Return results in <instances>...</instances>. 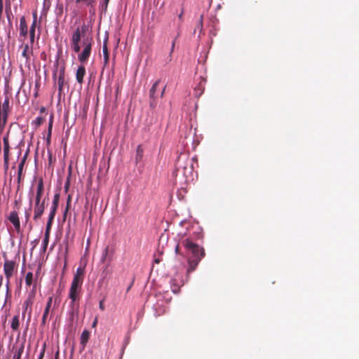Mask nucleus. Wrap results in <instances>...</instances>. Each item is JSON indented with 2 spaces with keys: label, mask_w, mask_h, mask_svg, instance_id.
<instances>
[{
  "label": "nucleus",
  "mask_w": 359,
  "mask_h": 359,
  "mask_svg": "<svg viewBox=\"0 0 359 359\" xmlns=\"http://www.w3.org/2000/svg\"><path fill=\"white\" fill-rule=\"evenodd\" d=\"M184 246L192 254V257L189 260L188 272H191L196 269L198 263L204 257L205 252L203 248L193 243L189 239L183 241Z\"/></svg>",
  "instance_id": "1"
},
{
  "label": "nucleus",
  "mask_w": 359,
  "mask_h": 359,
  "mask_svg": "<svg viewBox=\"0 0 359 359\" xmlns=\"http://www.w3.org/2000/svg\"><path fill=\"white\" fill-rule=\"evenodd\" d=\"M86 29V26L83 25L81 27V29L77 27L75 32L73 33L72 39H71V47L75 53H79L81 50V47L79 46V42L81 41V32L83 33Z\"/></svg>",
  "instance_id": "2"
},
{
  "label": "nucleus",
  "mask_w": 359,
  "mask_h": 359,
  "mask_svg": "<svg viewBox=\"0 0 359 359\" xmlns=\"http://www.w3.org/2000/svg\"><path fill=\"white\" fill-rule=\"evenodd\" d=\"M16 264L13 260L6 259L4 264V272L6 276V286L8 289L10 284V278L13 276L15 271Z\"/></svg>",
  "instance_id": "3"
},
{
  "label": "nucleus",
  "mask_w": 359,
  "mask_h": 359,
  "mask_svg": "<svg viewBox=\"0 0 359 359\" xmlns=\"http://www.w3.org/2000/svg\"><path fill=\"white\" fill-rule=\"evenodd\" d=\"M83 50L78 55L81 62H85L90 57L92 48V39L87 38L83 41Z\"/></svg>",
  "instance_id": "4"
},
{
  "label": "nucleus",
  "mask_w": 359,
  "mask_h": 359,
  "mask_svg": "<svg viewBox=\"0 0 359 359\" xmlns=\"http://www.w3.org/2000/svg\"><path fill=\"white\" fill-rule=\"evenodd\" d=\"M81 287V284L72 282L69 293V297L72 300V306H74L75 302L78 298Z\"/></svg>",
  "instance_id": "5"
},
{
  "label": "nucleus",
  "mask_w": 359,
  "mask_h": 359,
  "mask_svg": "<svg viewBox=\"0 0 359 359\" xmlns=\"http://www.w3.org/2000/svg\"><path fill=\"white\" fill-rule=\"evenodd\" d=\"M4 167L7 170L8 168V161H9V142H8V134H7L4 137Z\"/></svg>",
  "instance_id": "6"
},
{
  "label": "nucleus",
  "mask_w": 359,
  "mask_h": 359,
  "mask_svg": "<svg viewBox=\"0 0 359 359\" xmlns=\"http://www.w3.org/2000/svg\"><path fill=\"white\" fill-rule=\"evenodd\" d=\"M45 198L42 201L41 204H35L34 209V219H39L43 213L44 208H45Z\"/></svg>",
  "instance_id": "7"
},
{
  "label": "nucleus",
  "mask_w": 359,
  "mask_h": 359,
  "mask_svg": "<svg viewBox=\"0 0 359 359\" xmlns=\"http://www.w3.org/2000/svg\"><path fill=\"white\" fill-rule=\"evenodd\" d=\"M10 222L13 224L15 226L16 231L18 232L20 230V223L19 220V217L18 215V213L15 211H13L10 213L9 217H8Z\"/></svg>",
  "instance_id": "8"
},
{
  "label": "nucleus",
  "mask_w": 359,
  "mask_h": 359,
  "mask_svg": "<svg viewBox=\"0 0 359 359\" xmlns=\"http://www.w3.org/2000/svg\"><path fill=\"white\" fill-rule=\"evenodd\" d=\"M84 275V268L79 267L74 276L72 282L82 285Z\"/></svg>",
  "instance_id": "9"
},
{
  "label": "nucleus",
  "mask_w": 359,
  "mask_h": 359,
  "mask_svg": "<svg viewBox=\"0 0 359 359\" xmlns=\"http://www.w3.org/2000/svg\"><path fill=\"white\" fill-rule=\"evenodd\" d=\"M20 35L26 37L27 35V25L25 16H22L20 20Z\"/></svg>",
  "instance_id": "10"
},
{
  "label": "nucleus",
  "mask_w": 359,
  "mask_h": 359,
  "mask_svg": "<svg viewBox=\"0 0 359 359\" xmlns=\"http://www.w3.org/2000/svg\"><path fill=\"white\" fill-rule=\"evenodd\" d=\"M56 82L58 86L59 94L60 95L62 93L64 82H65V69H64V68L60 70L58 78H57Z\"/></svg>",
  "instance_id": "11"
},
{
  "label": "nucleus",
  "mask_w": 359,
  "mask_h": 359,
  "mask_svg": "<svg viewBox=\"0 0 359 359\" xmlns=\"http://www.w3.org/2000/svg\"><path fill=\"white\" fill-rule=\"evenodd\" d=\"M52 302H53V297H50L48 298V300L47 302V304H46V306L43 314V317H42V324L43 325H45L46 323V320H47L48 316L49 314L50 307L52 306Z\"/></svg>",
  "instance_id": "12"
},
{
  "label": "nucleus",
  "mask_w": 359,
  "mask_h": 359,
  "mask_svg": "<svg viewBox=\"0 0 359 359\" xmlns=\"http://www.w3.org/2000/svg\"><path fill=\"white\" fill-rule=\"evenodd\" d=\"M86 74V69L83 66H79L76 71V78L78 83L81 84L83 82V77Z\"/></svg>",
  "instance_id": "13"
},
{
  "label": "nucleus",
  "mask_w": 359,
  "mask_h": 359,
  "mask_svg": "<svg viewBox=\"0 0 359 359\" xmlns=\"http://www.w3.org/2000/svg\"><path fill=\"white\" fill-rule=\"evenodd\" d=\"M89 337L90 332L87 330H83L81 335V345L82 346L83 350L85 348Z\"/></svg>",
  "instance_id": "14"
},
{
  "label": "nucleus",
  "mask_w": 359,
  "mask_h": 359,
  "mask_svg": "<svg viewBox=\"0 0 359 359\" xmlns=\"http://www.w3.org/2000/svg\"><path fill=\"white\" fill-rule=\"evenodd\" d=\"M32 304V299L31 297L27 298L24 304H23V311H22V316L25 317V313L27 311L28 309L29 308V313H31V306Z\"/></svg>",
  "instance_id": "15"
},
{
  "label": "nucleus",
  "mask_w": 359,
  "mask_h": 359,
  "mask_svg": "<svg viewBox=\"0 0 359 359\" xmlns=\"http://www.w3.org/2000/svg\"><path fill=\"white\" fill-rule=\"evenodd\" d=\"M22 56L28 60L29 59L30 55L32 53L29 44H25L22 46Z\"/></svg>",
  "instance_id": "16"
},
{
  "label": "nucleus",
  "mask_w": 359,
  "mask_h": 359,
  "mask_svg": "<svg viewBox=\"0 0 359 359\" xmlns=\"http://www.w3.org/2000/svg\"><path fill=\"white\" fill-rule=\"evenodd\" d=\"M11 328L16 331L19 329V327H20V321H19V316H15L12 320H11Z\"/></svg>",
  "instance_id": "17"
},
{
  "label": "nucleus",
  "mask_w": 359,
  "mask_h": 359,
  "mask_svg": "<svg viewBox=\"0 0 359 359\" xmlns=\"http://www.w3.org/2000/svg\"><path fill=\"white\" fill-rule=\"evenodd\" d=\"M36 26V24H35V22H32V24L30 29H29V38H30L31 44H33V43L34 41Z\"/></svg>",
  "instance_id": "18"
},
{
  "label": "nucleus",
  "mask_w": 359,
  "mask_h": 359,
  "mask_svg": "<svg viewBox=\"0 0 359 359\" xmlns=\"http://www.w3.org/2000/svg\"><path fill=\"white\" fill-rule=\"evenodd\" d=\"M23 351L24 345L20 344V346L15 350L13 359H21Z\"/></svg>",
  "instance_id": "19"
},
{
  "label": "nucleus",
  "mask_w": 359,
  "mask_h": 359,
  "mask_svg": "<svg viewBox=\"0 0 359 359\" xmlns=\"http://www.w3.org/2000/svg\"><path fill=\"white\" fill-rule=\"evenodd\" d=\"M159 83H160V80H157L152 86L151 88L150 89V92H149V94H150V97L152 98V99H154L155 98V93L157 90V88L159 85Z\"/></svg>",
  "instance_id": "20"
},
{
  "label": "nucleus",
  "mask_w": 359,
  "mask_h": 359,
  "mask_svg": "<svg viewBox=\"0 0 359 359\" xmlns=\"http://www.w3.org/2000/svg\"><path fill=\"white\" fill-rule=\"evenodd\" d=\"M203 15H201L200 16V19L198 20V22L196 27V28L194 29V33L196 34L197 32H199V34H201L202 32V30H203Z\"/></svg>",
  "instance_id": "21"
},
{
  "label": "nucleus",
  "mask_w": 359,
  "mask_h": 359,
  "mask_svg": "<svg viewBox=\"0 0 359 359\" xmlns=\"http://www.w3.org/2000/svg\"><path fill=\"white\" fill-rule=\"evenodd\" d=\"M108 253H109V247L107 246L104 248V250L102 252V255L101 261L102 262H104L107 259L109 261H110L111 259V257L108 256Z\"/></svg>",
  "instance_id": "22"
},
{
  "label": "nucleus",
  "mask_w": 359,
  "mask_h": 359,
  "mask_svg": "<svg viewBox=\"0 0 359 359\" xmlns=\"http://www.w3.org/2000/svg\"><path fill=\"white\" fill-rule=\"evenodd\" d=\"M48 241H49V233H48V232H45V236L43 238V247H42V250L43 252H46V250L47 249Z\"/></svg>",
  "instance_id": "23"
},
{
  "label": "nucleus",
  "mask_w": 359,
  "mask_h": 359,
  "mask_svg": "<svg viewBox=\"0 0 359 359\" xmlns=\"http://www.w3.org/2000/svg\"><path fill=\"white\" fill-rule=\"evenodd\" d=\"M43 182L41 178L39 179L37 184L36 194H43Z\"/></svg>",
  "instance_id": "24"
},
{
  "label": "nucleus",
  "mask_w": 359,
  "mask_h": 359,
  "mask_svg": "<svg viewBox=\"0 0 359 359\" xmlns=\"http://www.w3.org/2000/svg\"><path fill=\"white\" fill-rule=\"evenodd\" d=\"M58 203H59V194H56L54 196L51 209L56 210L58 207Z\"/></svg>",
  "instance_id": "25"
},
{
  "label": "nucleus",
  "mask_w": 359,
  "mask_h": 359,
  "mask_svg": "<svg viewBox=\"0 0 359 359\" xmlns=\"http://www.w3.org/2000/svg\"><path fill=\"white\" fill-rule=\"evenodd\" d=\"M33 279V273L32 272H28L25 277V283L26 285L30 286L32 284Z\"/></svg>",
  "instance_id": "26"
},
{
  "label": "nucleus",
  "mask_w": 359,
  "mask_h": 359,
  "mask_svg": "<svg viewBox=\"0 0 359 359\" xmlns=\"http://www.w3.org/2000/svg\"><path fill=\"white\" fill-rule=\"evenodd\" d=\"M25 159H26V156L23 158V159L22 160V161L20 162V163L18 165V180H20V176L22 175V172Z\"/></svg>",
  "instance_id": "27"
},
{
  "label": "nucleus",
  "mask_w": 359,
  "mask_h": 359,
  "mask_svg": "<svg viewBox=\"0 0 359 359\" xmlns=\"http://www.w3.org/2000/svg\"><path fill=\"white\" fill-rule=\"evenodd\" d=\"M107 41H108V36H107L104 39V44H103V48H102L103 55L109 54L108 49H107Z\"/></svg>",
  "instance_id": "28"
},
{
  "label": "nucleus",
  "mask_w": 359,
  "mask_h": 359,
  "mask_svg": "<svg viewBox=\"0 0 359 359\" xmlns=\"http://www.w3.org/2000/svg\"><path fill=\"white\" fill-rule=\"evenodd\" d=\"M80 2L85 3L88 6H92L95 2V0H76V3L79 4Z\"/></svg>",
  "instance_id": "29"
},
{
  "label": "nucleus",
  "mask_w": 359,
  "mask_h": 359,
  "mask_svg": "<svg viewBox=\"0 0 359 359\" xmlns=\"http://www.w3.org/2000/svg\"><path fill=\"white\" fill-rule=\"evenodd\" d=\"M42 194H36L35 198V204H41L42 201H41Z\"/></svg>",
  "instance_id": "30"
},
{
  "label": "nucleus",
  "mask_w": 359,
  "mask_h": 359,
  "mask_svg": "<svg viewBox=\"0 0 359 359\" xmlns=\"http://www.w3.org/2000/svg\"><path fill=\"white\" fill-rule=\"evenodd\" d=\"M55 212H56V210H53V209H51L50 210V212L49 213V219H48V221H51L53 222V219L55 217Z\"/></svg>",
  "instance_id": "31"
},
{
  "label": "nucleus",
  "mask_w": 359,
  "mask_h": 359,
  "mask_svg": "<svg viewBox=\"0 0 359 359\" xmlns=\"http://www.w3.org/2000/svg\"><path fill=\"white\" fill-rule=\"evenodd\" d=\"M104 66H107L109 62V54H104Z\"/></svg>",
  "instance_id": "32"
},
{
  "label": "nucleus",
  "mask_w": 359,
  "mask_h": 359,
  "mask_svg": "<svg viewBox=\"0 0 359 359\" xmlns=\"http://www.w3.org/2000/svg\"><path fill=\"white\" fill-rule=\"evenodd\" d=\"M51 224H52L51 221H48V223L46 225V232H48V233H50V228Z\"/></svg>",
  "instance_id": "33"
},
{
  "label": "nucleus",
  "mask_w": 359,
  "mask_h": 359,
  "mask_svg": "<svg viewBox=\"0 0 359 359\" xmlns=\"http://www.w3.org/2000/svg\"><path fill=\"white\" fill-rule=\"evenodd\" d=\"M99 308L102 310V311H104L105 307H104V301L103 300H101L99 303Z\"/></svg>",
  "instance_id": "34"
},
{
  "label": "nucleus",
  "mask_w": 359,
  "mask_h": 359,
  "mask_svg": "<svg viewBox=\"0 0 359 359\" xmlns=\"http://www.w3.org/2000/svg\"><path fill=\"white\" fill-rule=\"evenodd\" d=\"M32 15H33V22H35V24H36V21H37V13H36V11L33 12Z\"/></svg>",
  "instance_id": "35"
},
{
  "label": "nucleus",
  "mask_w": 359,
  "mask_h": 359,
  "mask_svg": "<svg viewBox=\"0 0 359 359\" xmlns=\"http://www.w3.org/2000/svg\"><path fill=\"white\" fill-rule=\"evenodd\" d=\"M44 352H45V350L44 348L41 351V352L39 354V358L38 359H43V355H44Z\"/></svg>",
  "instance_id": "36"
},
{
  "label": "nucleus",
  "mask_w": 359,
  "mask_h": 359,
  "mask_svg": "<svg viewBox=\"0 0 359 359\" xmlns=\"http://www.w3.org/2000/svg\"><path fill=\"white\" fill-rule=\"evenodd\" d=\"M97 318H96L94 320L93 323L92 327H95L97 325Z\"/></svg>",
  "instance_id": "37"
},
{
  "label": "nucleus",
  "mask_w": 359,
  "mask_h": 359,
  "mask_svg": "<svg viewBox=\"0 0 359 359\" xmlns=\"http://www.w3.org/2000/svg\"><path fill=\"white\" fill-rule=\"evenodd\" d=\"M165 87H163L162 91H161V97H163V94H164V92H165Z\"/></svg>",
  "instance_id": "38"
},
{
  "label": "nucleus",
  "mask_w": 359,
  "mask_h": 359,
  "mask_svg": "<svg viewBox=\"0 0 359 359\" xmlns=\"http://www.w3.org/2000/svg\"><path fill=\"white\" fill-rule=\"evenodd\" d=\"M174 47H175V41H173L172 43L171 52L173 50Z\"/></svg>",
  "instance_id": "39"
},
{
  "label": "nucleus",
  "mask_w": 359,
  "mask_h": 359,
  "mask_svg": "<svg viewBox=\"0 0 359 359\" xmlns=\"http://www.w3.org/2000/svg\"><path fill=\"white\" fill-rule=\"evenodd\" d=\"M222 4H218V5L217 6V9H222Z\"/></svg>",
  "instance_id": "40"
},
{
  "label": "nucleus",
  "mask_w": 359,
  "mask_h": 359,
  "mask_svg": "<svg viewBox=\"0 0 359 359\" xmlns=\"http://www.w3.org/2000/svg\"><path fill=\"white\" fill-rule=\"evenodd\" d=\"M180 163H181V161H180V160H179V161H178V168H177V169H180Z\"/></svg>",
  "instance_id": "41"
},
{
  "label": "nucleus",
  "mask_w": 359,
  "mask_h": 359,
  "mask_svg": "<svg viewBox=\"0 0 359 359\" xmlns=\"http://www.w3.org/2000/svg\"><path fill=\"white\" fill-rule=\"evenodd\" d=\"M183 15V12H181V13L179 15V18L181 19Z\"/></svg>",
  "instance_id": "42"
},
{
  "label": "nucleus",
  "mask_w": 359,
  "mask_h": 359,
  "mask_svg": "<svg viewBox=\"0 0 359 359\" xmlns=\"http://www.w3.org/2000/svg\"><path fill=\"white\" fill-rule=\"evenodd\" d=\"M51 127H52V122L50 121V124H49V129H50V130Z\"/></svg>",
  "instance_id": "43"
},
{
  "label": "nucleus",
  "mask_w": 359,
  "mask_h": 359,
  "mask_svg": "<svg viewBox=\"0 0 359 359\" xmlns=\"http://www.w3.org/2000/svg\"><path fill=\"white\" fill-rule=\"evenodd\" d=\"M41 118H38V122H39V123H41Z\"/></svg>",
  "instance_id": "44"
},
{
  "label": "nucleus",
  "mask_w": 359,
  "mask_h": 359,
  "mask_svg": "<svg viewBox=\"0 0 359 359\" xmlns=\"http://www.w3.org/2000/svg\"><path fill=\"white\" fill-rule=\"evenodd\" d=\"M0 4H3V0H0Z\"/></svg>",
  "instance_id": "45"
},
{
  "label": "nucleus",
  "mask_w": 359,
  "mask_h": 359,
  "mask_svg": "<svg viewBox=\"0 0 359 359\" xmlns=\"http://www.w3.org/2000/svg\"><path fill=\"white\" fill-rule=\"evenodd\" d=\"M1 281H2V277L1 278ZM1 285V282H0V285Z\"/></svg>",
  "instance_id": "46"
},
{
  "label": "nucleus",
  "mask_w": 359,
  "mask_h": 359,
  "mask_svg": "<svg viewBox=\"0 0 359 359\" xmlns=\"http://www.w3.org/2000/svg\"><path fill=\"white\" fill-rule=\"evenodd\" d=\"M108 1H109V0H105L106 4H107V3H108Z\"/></svg>",
  "instance_id": "47"
}]
</instances>
